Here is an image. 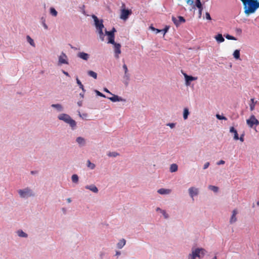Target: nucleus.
I'll return each mask as SVG.
<instances>
[{"instance_id": "nucleus-6", "label": "nucleus", "mask_w": 259, "mask_h": 259, "mask_svg": "<svg viewBox=\"0 0 259 259\" xmlns=\"http://www.w3.org/2000/svg\"><path fill=\"white\" fill-rule=\"evenodd\" d=\"M246 123L249 127L253 128V126H255L259 125V121L256 118L254 115L250 116L249 118L246 120Z\"/></svg>"}, {"instance_id": "nucleus-3", "label": "nucleus", "mask_w": 259, "mask_h": 259, "mask_svg": "<svg viewBox=\"0 0 259 259\" xmlns=\"http://www.w3.org/2000/svg\"><path fill=\"white\" fill-rule=\"evenodd\" d=\"M17 193L19 197L24 199H27L29 197H32L35 196V193L33 190L28 187L18 189Z\"/></svg>"}, {"instance_id": "nucleus-17", "label": "nucleus", "mask_w": 259, "mask_h": 259, "mask_svg": "<svg viewBox=\"0 0 259 259\" xmlns=\"http://www.w3.org/2000/svg\"><path fill=\"white\" fill-rule=\"evenodd\" d=\"M105 34L108 36V43L109 44H114V34H112V32H108V31L105 29Z\"/></svg>"}, {"instance_id": "nucleus-14", "label": "nucleus", "mask_w": 259, "mask_h": 259, "mask_svg": "<svg viewBox=\"0 0 259 259\" xmlns=\"http://www.w3.org/2000/svg\"><path fill=\"white\" fill-rule=\"evenodd\" d=\"M90 55L83 52H80L77 54V57L84 61H87L90 58Z\"/></svg>"}, {"instance_id": "nucleus-21", "label": "nucleus", "mask_w": 259, "mask_h": 259, "mask_svg": "<svg viewBox=\"0 0 259 259\" xmlns=\"http://www.w3.org/2000/svg\"><path fill=\"white\" fill-rule=\"evenodd\" d=\"M16 234L20 238H27L28 236V234L21 229L17 230Z\"/></svg>"}, {"instance_id": "nucleus-29", "label": "nucleus", "mask_w": 259, "mask_h": 259, "mask_svg": "<svg viewBox=\"0 0 259 259\" xmlns=\"http://www.w3.org/2000/svg\"><path fill=\"white\" fill-rule=\"evenodd\" d=\"M178 166L177 164L173 163L170 165L169 170L171 172H176L178 170Z\"/></svg>"}, {"instance_id": "nucleus-27", "label": "nucleus", "mask_w": 259, "mask_h": 259, "mask_svg": "<svg viewBox=\"0 0 259 259\" xmlns=\"http://www.w3.org/2000/svg\"><path fill=\"white\" fill-rule=\"evenodd\" d=\"M214 38L219 43L223 42L225 41V39L222 34H218L215 36Z\"/></svg>"}, {"instance_id": "nucleus-2", "label": "nucleus", "mask_w": 259, "mask_h": 259, "mask_svg": "<svg viewBox=\"0 0 259 259\" xmlns=\"http://www.w3.org/2000/svg\"><path fill=\"white\" fill-rule=\"evenodd\" d=\"M206 251L202 248H192L191 253L188 255V259H196V257L201 259L204 257Z\"/></svg>"}, {"instance_id": "nucleus-40", "label": "nucleus", "mask_w": 259, "mask_h": 259, "mask_svg": "<svg viewBox=\"0 0 259 259\" xmlns=\"http://www.w3.org/2000/svg\"><path fill=\"white\" fill-rule=\"evenodd\" d=\"M161 213L162 214L164 219L167 220L169 218V215L167 212L166 210L164 209V210Z\"/></svg>"}, {"instance_id": "nucleus-36", "label": "nucleus", "mask_w": 259, "mask_h": 259, "mask_svg": "<svg viewBox=\"0 0 259 259\" xmlns=\"http://www.w3.org/2000/svg\"><path fill=\"white\" fill-rule=\"evenodd\" d=\"M76 83H77V84L79 85L80 89H81L82 91L83 92H85V89H84V87H83V85H82V84L81 83V81H80V80L78 78V77H76Z\"/></svg>"}, {"instance_id": "nucleus-51", "label": "nucleus", "mask_w": 259, "mask_h": 259, "mask_svg": "<svg viewBox=\"0 0 259 259\" xmlns=\"http://www.w3.org/2000/svg\"><path fill=\"white\" fill-rule=\"evenodd\" d=\"M225 161L223 160H220L219 161H218L217 164V165H222V164H225Z\"/></svg>"}, {"instance_id": "nucleus-57", "label": "nucleus", "mask_w": 259, "mask_h": 259, "mask_svg": "<svg viewBox=\"0 0 259 259\" xmlns=\"http://www.w3.org/2000/svg\"><path fill=\"white\" fill-rule=\"evenodd\" d=\"M104 91L106 92V93H109L110 95H112V94L107 88H104Z\"/></svg>"}, {"instance_id": "nucleus-32", "label": "nucleus", "mask_w": 259, "mask_h": 259, "mask_svg": "<svg viewBox=\"0 0 259 259\" xmlns=\"http://www.w3.org/2000/svg\"><path fill=\"white\" fill-rule=\"evenodd\" d=\"M233 55L234 58L235 59H236V60L240 59V50H236L234 52Z\"/></svg>"}, {"instance_id": "nucleus-43", "label": "nucleus", "mask_w": 259, "mask_h": 259, "mask_svg": "<svg viewBox=\"0 0 259 259\" xmlns=\"http://www.w3.org/2000/svg\"><path fill=\"white\" fill-rule=\"evenodd\" d=\"M95 92L96 93L97 95L104 98H106V96L104 94H103L98 90H95Z\"/></svg>"}, {"instance_id": "nucleus-24", "label": "nucleus", "mask_w": 259, "mask_h": 259, "mask_svg": "<svg viewBox=\"0 0 259 259\" xmlns=\"http://www.w3.org/2000/svg\"><path fill=\"white\" fill-rule=\"evenodd\" d=\"M126 244V240L124 239H120L116 244L118 249H122Z\"/></svg>"}, {"instance_id": "nucleus-39", "label": "nucleus", "mask_w": 259, "mask_h": 259, "mask_svg": "<svg viewBox=\"0 0 259 259\" xmlns=\"http://www.w3.org/2000/svg\"><path fill=\"white\" fill-rule=\"evenodd\" d=\"M208 189L215 193L219 191V188L215 186L210 185L208 186Z\"/></svg>"}, {"instance_id": "nucleus-13", "label": "nucleus", "mask_w": 259, "mask_h": 259, "mask_svg": "<svg viewBox=\"0 0 259 259\" xmlns=\"http://www.w3.org/2000/svg\"><path fill=\"white\" fill-rule=\"evenodd\" d=\"M75 141L80 147H84L87 144V140L82 137H77Z\"/></svg>"}, {"instance_id": "nucleus-19", "label": "nucleus", "mask_w": 259, "mask_h": 259, "mask_svg": "<svg viewBox=\"0 0 259 259\" xmlns=\"http://www.w3.org/2000/svg\"><path fill=\"white\" fill-rule=\"evenodd\" d=\"M172 190L170 189L160 188L157 190V193L160 195H167L170 194Z\"/></svg>"}, {"instance_id": "nucleus-16", "label": "nucleus", "mask_w": 259, "mask_h": 259, "mask_svg": "<svg viewBox=\"0 0 259 259\" xmlns=\"http://www.w3.org/2000/svg\"><path fill=\"white\" fill-rule=\"evenodd\" d=\"M51 107L55 109L58 112H61L64 109L63 106L60 103L53 104L51 105Z\"/></svg>"}, {"instance_id": "nucleus-52", "label": "nucleus", "mask_w": 259, "mask_h": 259, "mask_svg": "<svg viewBox=\"0 0 259 259\" xmlns=\"http://www.w3.org/2000/svg\"><path fill=\"white\" fill-rule=\"evenodd\" d=\"M205 15L206 19L211 20V17L210 16V14L208 12H206Z\"/></svg>"}, {"instance_id": "nucleus-22", "label": "nucleus", "mask_w": 259, "mask_h": 259, "mask_svg": "<svg viewBox=\"0 0 259 259\" xmlns=\"http://www.w3.org/2000/svg\"><path fill=\"white\" fill-rule=\"evenodd\" d=\"M230 132L231 133L234 134L233 139L234 140L236 141V140H239V136H238L237 131L236 129H235V128L234 127L232 126L230 128Z\"/></svg>"}, {"instance_id": "nucleus-26", "label": "nucleus", "mask_w": 259, "mask_h": 259, "mask_svg": "<svg viewBox=\"0 0 259 259\" xmlns=\"http://www.w3.org/2000/svg\"><path fill=\"white\" fill-rule=\"evenodd\" d=\"M103 28L97 29V31L99 35V37L102 41L104 40L105 35L103 31Z\"/></svg>"}, {"instance_id": "nucleus-7", "label": "nucleus", "mask_w": 259, "mask_h": 259, "mask_svg": "<svg viewBox=\"0 0 259 259\" xmlns=\"http://www.w3.org/2000/svg\"><path fill=\"white\" fill-rule=\"evenodd\" d=\"M188 193L190 197L194 200V197H197L199 194V190L195 187H190L188 190Z\"/></svg>"}, {"instance_id": "nucleus-35", "label": "nucleus", "mask_w": 259, "mask_h": 259, "mask_svg": "<svg viewBox=\"0 0 259 259\" xmlns=\"http://www.w3.org/2000/svg\"><path fill=\"white\" fill-rule=\"evenodd\" d=\"M50 13L51 15H52L54 17H56L58 14L57 11L55 10V8L51 7L50 9Z\"/></svg>"}, {"instance_id": "nucleus-11", "label": "nucleus", "mask_w": 259, "mask_h": 259, "mask_svg": "<svg viewBox=\"0 0 259 259\" xmlns=\"http://www.w3.org/2000/svg\"><path fill=\"white\" fill-rule=\"evenodd\" d=\"M183 75L184 76L185 81H186L185 84L187 86H189L190 85L191 81L196 80L197 79V77L190 76V75H187L186 73H183Z\"/></svg>"}, {"instance_id": "nucleus-60", "label": "nucleus", "mask_w": 259, "mask_h": 259, "mask_svg": "<svg viewBox=\"0 0 259 259\" xmlns=\"http://www.w3.org/2000/svg\"><path fill=\"white\" fill-rule=\"evenodd\" d=\"M66 201L68 203H71V202L72 201L71 200V199L70 198H68L66 199Z\"/></svg>"}, {"instance_id": "nucleus-46", "label": "nucleus", "mask_w": 259, "mask_h": 259, "mask_svg": "<svg viewBox=\"0 0 259 259\" xmlns=\"http://www.w3.org/2000/svg\"><path fill=\"white\" fill-rule=\"evenodd\" d=\"M123 69L124 70V73H127L128 72V68L125 64H124L122 66Z\"/></svg>"}, {"instance_id": "nucleus-10", "label": "nucleus", "mask_w": 259, "mask_h": 259, "mask_svg": "<svg viewBox=\"0 0 259 259\" xmlns=\"http://www.w3.org/2000/svg\"><path fill=\"white\" fill-rule=\"evenodd\" d=\"M131 14L132 11L131 10L123 9L121 10L120 18L122 20H126Z\"/></svg>"}, {"instance_id": "nucleus-55", "label": "nucleus", "mask_w": 259, "mask_h": 259, "mask_svg": "<svg viewBox=\"0 0 259 259\" xmlns=\"http://www.w3.org/2000/svg\"><path fill=\"white\" fill-rule=\"evenodd\" d=\"M244 134H242L240 136V138L239 137V140L242 142L244 141Z\"/></svg>"}, {"instance_id": "nucleus-8", "label": "nucleus", "mask_w": 259, "mask_h": 259, "mask_svg": "<svg viewBox=\"0 0 259 259\" xmlns=\"http://www.w3.org/2000/svg\"><path fill=\"white\" fill-rule=\"evenodd\" d=\"M113 45V49L114 52V57L116 59H119V55L121 54V45L116 42L112 44Z\"/></svg>"}, {"instance_id": "nucleus-56", "label": "nucleus", "mask_w": 259, "mask_h": 259, "mask_svg": "<svg viewBox=\"0 0 259 259\" xmlns=\"http://www.w3.org/2000/svg\"><path fill=\"white\" fill-rule=\"evenodd\" d=\"M187 3L190 5H193L194 2L192 0H188Z\"/></svg>"}, {"instance_id": "nucleus-18", "label": "nucleus", "mask_w": 259, "mask_h": 259, "mask_svg": "<svg viewBox=\"0 0 259 259\" xmlns=\"http://www.w3.org/2000/svg\"><path fill=\"white\" fill-rule=\"evenodd\" d=\"M232 214L229 221L230 223L231 224L235 223L237 221V219L236 215L238 214V212L236 209H235L232 211Z\"/></svg>"}, {"instance_id": "nucleus-25", "label": "nucleus", "mask_w": 259, "mask_h": 259, "mask_svg": "<svg viewBox=\"0 0 259 259\" xmlns=\"http://www.w3.org/2000/svg\"><path fill=\"white\" fill-rule=\"evenodd\" d=\"M257 101H255L254 98L250 99V103L249 104L250 110L252 111L255 109V106L257 103Z\"/></svg>"}, {"instance_id": "nucleus-34", "label": "nucleus", "mask_w": 259, "mask_h": 259, "mask_svg": "<svg viewBox=\"0 0 259 259\" xmlns=\"http://www.w3.org/2000/svg\"><path fill=\"white\" fill-rule=\"evenodd\" d=\"M87 73L88 75H89L91 77H92L94 79H97V74L95 72L92 71V70H89L87 72Z\"/></svg>"}, {"instance_id": "nucleus-4", "label": "nucleus", "mask_w": 259, "mask_h": 259, "mask_svg": "<svg viewBox=\"0 0 259 259\" xmlns=\"http://www.w3.org/2000/svg\"><path fill=\"white\" fill-rule=\"evenodd\" d=\"M244 6V13L246 15H249L254 13V2L241 0Z\"/></svg>"}, {"instance_id": "nucleus-28", "label": "nucleus", "mask_w": 259, "mask_h": 259, "mask_svg": "<svg viewBox=\"0 0 259 259\" xmlns=\"http://www.w3.org/2000/svg\"><path fill=\"white\" fill-rule=\"evenodd\" d=\"M26 40L32 47H35V44L33 39L29 35L26 36Z\"/></svg>"}, {"instance_id": "nucleus-50", "label": "nucleus", "mask_w": 259, "mask_h": 259, "mask_svg": "<svg viewBox=\"0 0 259 259\" xmlns=\"http://www.w3.org/2000/svg\"><path fill=\"white\" fill-rule=\"evenodd\" d=\"M78 115H79V116L80 117L82 118H84V117H86L87 116V114L84 113V114H81L80 113V112H79V111H78Z\"/></svg>"}, {"instance_id": "nucleus-33", "label": "nucleus", "mask_w": 259, "mask_h": 259, "mask_svg": "<svg viewBox=\"0 0 259 259\" xmlns=\"http://www.w3.org/2000/svg\"><path fill=\"white\" fill-rule=\"evenodd\" d=\"M71 180L73 183L77 184L79 180L78 176L76 174H73L71 176Z\"/></svg>"}, {"instance_id": "nucleus-54", "label": "nucleus", "mask_w": 259, "mask_h": 259, "mask_svg": "<svg viewBox=\"0 0 259 259\" xmlns=\"http://www.w3.org/2000/svg\"><path fill=\"white\" fill-rule=\"evenodd\" d=\"M121 254V252L120 251H116L115 256L117 257H118V256Z\"/></svg>"}, {"instance_id": "nucleus-31", "label": "nucleus", "mask_w": 259, "mask_h": 259, "mask_svg": "<svg viewBox=\"0 0 259 259\" xmlns=\"http://www.w3.org/2000/svg\"><path fill=\"white\" fill-rule=\"evenodd\" d=\"M189 114L190 112L188 108H185L183 111V118L185 120H186L188 118Z\"/></svg>"}, {"instance_id": "nucleus-64", "label": "nucleus", "mask_w": 259, "mask_h": 259, "mask_svg": "<svg viewBox=\"0 0 259 259\" xmlns=\"http://www.w3.org/2000/svg\"><path fill=\"white\" fill-rule=\"evenodd\" d=\"M84 92L80 93L79 94L80 96V97H81L82 98H83V97H84Z\"/></svg>"}, {"instance_id": "nucleus-61", "label": "nucleus", "mask_w": 259, "mask_h": 259, "mask_svg": "<svg viewBox=\"0 0 259 259\" xmlns=\"http://www.w3.org/2000/svg\"><path fill=\"white\" fill-rule=\"evenodd\" d=\"M202 10H203V7H202V8H201L200 9H199V14L200 16L201 15Z\"/></svg>"}, {"instance_id": "nucleus-59", "label": "nucleus", "mask_w": 259, "mask_h": 259, "mask_svg": "<svg viewBox=\"0 0 259 259\" xmlns=\"http://www.w3.org/2000/svg\"><path fill=\"white\" fill-rule=\"evenodd\" d=\"M62 73H63L64 74H65V75L67 76H69V73H68L67 72H66V71H64V70H62Z\"/></svg>"}, {"instance_id": "nucleus-12", "label": "nucleus", "mask_w": 259, "mask_h": 259, "mask_svg": "<svg viewBox=\"0 0 259 259\" xmlns=\"http://www.w3.org/2000/svg\"><path fill=\"white\" fill-rule=\"evenodd\" d=\"M172 21L177 26H178L181 23H184L185 22V19L182 16H179L178 18L172 17Z\"/></svg>"}, {"instance_id": "nucleus-44", "label": "nucleus", "mask_w": 259, "mask_h": 259, "mask_svg": "<svg viewBox=\"0 0 259 259\" xmlns=\"http://www.w3.org/2000/svg\"><path fill=\"white\" fill-rule=\"evenodd\" d=\"M41 20H42V24L44 27V28L45 29H48V27L47 26V25L45 23V20L43 19V18H41Z\"/></svg>"}, {"instance_id": "nucleus-30", "label": "nucleus", "mask_w": 259, "mask_h": 259, "mask_svg": "<svg viewBox=\"0 0 259 259\" xmlns=\"http://www.w3.org/2000/svg\"><path fill=\"white\" fill-rule=\"evenodd\" d=\"M87 166L89 168L92 170L94 169L96 167V165L94 163L91 162L90 160H87Z\"/></svg>"}, {"instance_id": "nucleus-53", "label": "nucleus", "mask_w": 259, "mask_h": 259, "mask_svg": "<svg viewBox=\"0 0 259 259\" xmlns=\"http://www.w3.org/2000/svg\"><path fill=\"white\" fill-rule=\"evenodd\" d=\"M163 210H164V209H162L160 207H157L156 208V211L159 212L160 213H161Z\"/></svg>"}, {"instance_id": "nucleus-9", "label": "nucleus", "mask_w": 259, "mask_h": 259, "mask_svg": "<svg viewBox=\"0 0 259 259\" xmlns=\"http://www.w3.org/2000/svg\"><path fill=\"white\" fill-rule=\"evenodd\" d=\"M92 18H93V19L94 20L95 25V27L96 28V29H99V28H104V26L103 25V20H99L98 18V17L94 15H92Z\"/></svg>"}, {"instance_id": "nucleus-63", "label": "nucleus", "mask_w": 259, "mask_h": 259, "mask_svg": "<svg viewBox=\"0 0 259 259\" xmlns=\"http://www.w3.org/2000/svg\"><path fill=\"white\" fill-rule=\"evenodd\" d=\"M155 31L156 32V33H158L161 32V30H159L158 29L156 28V30H155Z\"/></svg>"}, {"instance_id": "nucleus-38", "label": "nucleus", "mask_w": 259, "mask_h": 259, "mask_svg": "<svg viewBox=\"0 0 259 259\" xmlns=\"http://www.w3.org/2000/svg\"><path fill=\"white\" fill-rule=\"evenodd\" d=\"M107 155L109 157H116V156H119V154L116 152H109L107 153Z\"/></svg>"}, {"instance_id": "nucleus-5", "label": "nucleus", "mask_w": 259, "mask_h": 259, "mask_svg": "<svg viewBox=\"0 0 259 259\" xmlns=\"http://www.w3.org/2000/svg\"><path fill=\"white\" fill-rule=\"evenodd\" d=\"M57 64L60 66H62L63 64H69L68 57L64 52H62L58 56Z\"/></svg>"}, {"instance_id": "nucleus-1", "label": "nucleus", "mask_w": 259, "mask_h": 259, "mask_svg": "<svg viewBox=\"0 0 259 259\" xmlns=\"http://www.w3.org/2000/svg\"><path fill=\"white\" fill-rule=\"evenodd\" d=\"M59 120L64 121L65 123L68 124L70 126L72 130H74L77 127V122L68 114L60 113L57 116Z\"/></svg>"}, {"instance_id": "nucleus-62", "label": "nucleus", "mask_w": 259, "mask_h": 259, "mask_svg": "<svg viewBox=\"0 0 259 259\" xmlns=\"http://www.w3.org/2000/svg\"><path fill=\"white\" fill-rule=\"evenodd\" d=\"M82 101H78L77 102V105L79 106H82Z\"/></svg>"}, {"instance_id": "nucleus-45", "label": "nucleus", "mask_w": 259, "mask_h": 259, "mask_svg": "<svg viewBox=\"0 0 259 259\" xmlns=\"http://www.w3.org/2000/svg\"><path fill=\"white\" fill-rule=\"evenodd\" d=\"M259 8V2L257 1L254 2V12L256 11L257 8Z\"/></svg>"}, {"instance_id": "nucleus-37", "label": "nucleus", "mask_w": 259, "mask_h": 259, "mask_svg": "<svg viewBox=\"0 0 259 259\" xmlns=\"http://www.w3.org/2000/svg\"><path fill=\"white\" fill-rule=\"evenodd\" d=\"M196 6L198 9H200L202 7V4L200 2V0H196L195 4L193 5V8Z\"/></svg>"}, {"instance_id": "nucleus-23", "label": "nucleus", "mask_w": 259, "mask_h": 259, "mask_svg": "<svg viewBox=\"0 0 259 259\" xmlns=\"http://www.w3.org/2000/svg\"><path fill=\"white\" fill-rule=\"evenodd\" d=\"M123 78L124 84L126 85H128L130 79V74L128 72L124 73Z\"/></svg>"}, {"instance_id": "nucleus-58", "label": "nucleus", "mask_w": 259, "mask_h": 259, "mask_svg": "<svg viewBox=\"0 0 259 259\" xmlns=\"http://www.w3.org/2000/svg\"><path fill=\"white\" fill-rule=\"evenodd\" d=\"M116 29L114 27H113L112 30L110 31H108V32H112V34H114V32H116Z\"/></svg>"}, {"instance_id": "nucleus-41", "label": "nucleus", "mask_w": 259, "mask_h": 259, "mask_svg": "<svg viewBox=\"0 0 259 259\" xmlns=\"http://www.w3.org/2000/svg\"><path fill=\"white\" fill-rule=\"evenodd\" d=\"M216 117L218 119H219V120H226L227 119V118L226 117H225V116H224L223 115H221L218 114L216 115Z\"/></svg>"}, {"instance_id": "nucleus-42", "label": "nucleus", "mask_w": 259, "mask_h": 259, "mask_svg": "<svg viewBox=\"0 0 259 259\" xmlns=\"http://www.w3.org/2000/svg\"><path fill=\"white\" fill-rule=\"evenodd\" d=\"M225 37L227 39H229V40H237L236 37H235L232 35H230L229 34H227L226 35H225Z\"/></svg>"}, {"instance_id": "nucleus-20", "label": "nucleus", "mask_w": 259, "mask_h": 259, "mask_svg": "<svg viewBox=\"0 0 259 259\" xmlns=\"http://www.w3.org/2000/svg\"><path fill=\"white\" fill-rule=\"evenodd\" d=\"M85 188L87 190H89L94 193H97L99 192L98 188L94 184L86 185Z\"/></svg>"}, {"instance_id": "nucleus-49", "label": "nucleus", "mask_w": 259, "mask_h": 259, "mask_svg": "<svg viewBox=\"0 0 259 259\" xmlns=\"http://www.w3.org/2000/svg\"><path fill=\"white\" fill-rule=\"evenodd\" d=\"M209 165H210V163H209V162H206V163L204 164V165H203V169H207V168L209 167Z\"/></svg>"}, {"instance_id": "nucleus-15", "label": "nucleus", "mask_w": 259, "mask_h": 259, "mask_svg": "<svg viewBox=\"0 0 259 259\" xmlns=\"http://www.w3.org/2000/svg\"><path fill=\"white\" fill-rule=\"evenodd\" d=\"M111 97H108V98L111 101L115 102H125L126 100L118 96L117 95H113L112 94Z\"/></svg>"}, {"instance_id": "nucleus-48", "label": "nucleus", "mask_w": 259, "mask_h": 259, "mask_svg": "<svg viewBox=\"0 0 259 259\" xmlns=\"http://www.w3.org/2000/svg\"><path fill=\"white\" fill-rule=\"evenodd\" d=\"M167 126H169L171 128H174L176 126L175 123H168L166 124Z\"/></svg>"}, {"instance_id": "nucleus-47", "label": "nucleus", "mask_w": 259, "mask_h": 259, "mask_svg": "<svg viewBox=\"0 0 259 259\" xmlns=\"http://www.w3.org/2000/svg\"><path fill=\"white\" fill-rule=\"evenodd\" d=\"M169 26H166L163 29L161 30V32H163V35H164L167 32V31L169 29Z\"/></svg>"}]
</instances>
